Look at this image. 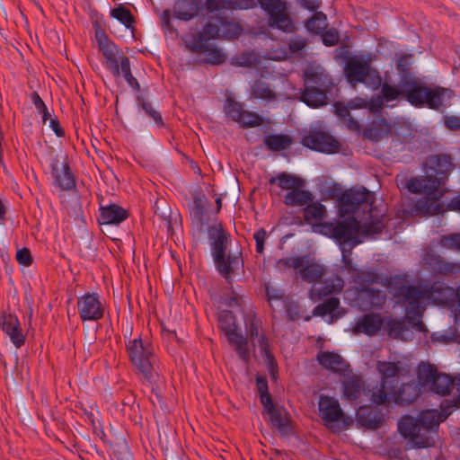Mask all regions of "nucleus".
I'll list each match as a JSON object with an SVG mask.
<instances>
[{
  "label": "nucleus",
  "mask_w": 460,
  "mask_h": 460,
  "mask_svg": "<svg viewBox=\"0 0 460 460\" xmlns=\"http://www.w3.org/2000/svg\"><path fill=\"white\" fill-rule=\"evenodd\" d=\"M423 167L426 175L411 178L407 183V189L411 193L425 194L424 199L417 202L418 211L428 216L442 214L444 204L440 202V198L444 191L440 186L446 184L455 168L452 156L443 153L431 154L426 157Z\"/></svg>",
  "instance_id": "1"
},
{
  "label": "nucleus",
  "mask_w": 460,
  "mask_h": 460,
  "mask_svg": "<svg viewBox=\"0 0 460 460\" xmlns=\"http://www.w3.org/2000/svg\"><path fill=\"white\" fill-rule=\"evenodd\" d=\"M381 93L384 102H389L402 96L416 108H428L442 114L451 106L450 102L456 97L453 89L440 85L429 86L416 76L401 78L399 86L383 83Z\"/></svg>",
  "instance_id": "2"
},
{
  "label": "nucleus",
  "mask_w": 460,
  "mask_h": 460,
  "mask_svg": "<svg viewBox=\"0 0 460 460\" xmlns=\"http://www.w3.org/2000/svg\"><path fill=\"white\" fill-rule=\"evenodd\" d=\"M125 349L135 373L141 376L142 383L155 385L159 378V358L153 343L139 336L127 341Z\"/></svg>",
  "instance_id": "3"
},
{
  "label": "nucleus",
  "mask_w": 460,
  "mask_h": 460,
  "mask_svg": "<svg viewBox=\"0 0 460 460\" xmlns=\"http://www.w3.org/2000/svg\"><path fill=\"white\" fill-rule=\"evenodd\" d=\"M92 23L98 48L105 58L107 69L111 71L114 77H119L122 75L129 86L136 91H139L140 84L131 73L128 57L124 53L118 56L119 49L117 45L109 38L98 19L93 21Z\"/></svg>",
  "instance_id": "4"
},
{
  "label": "nucleus",
  "mask_w": 460,
  "mask_h": 460,
  "mask_svg": "<svg viewBox=\"0 0 460 460\" xmlns=\"http://www.w3.org/2000/svg\"><path fill=\"white\" fill-rule=\"evenodd\" d=\"M208 234L216 270L228 284H232V275L239 267L243 268L241 253L233 256L226 255V250L230 243V234L221 222L208 226Z\"/></svg>",
  "instance_id": "5"
},
{
  "label": "nucleus",
  "mask_w": 460,
  "mask_h": 460,
  "mask_svg": "<svg viewBox=\"0 0 460 460\" xmlns=\"http://www.w3.org/2000/svg\"><path fill=\"white\" fill-rule=\"evenodd\" d=\"M322 200L326 201L336 199L338 217L355 214L361 204L372 206L375 202V193L366 187L360 190L349 188L341 192V187L337 182H326L319 187Z\"/></svg>",
  "instance_id": "6"
},
{
  "label": "nucleus",
  "mask_w": 460,
  "mask_h": 460,
  "mask_svg": "<svg viewBox=\"0 0 460 460\" xmlns=\"http://www.w3.org/2000/svg\"><path fill=\"white\" fill-rule=\"evenodd\" d=\"M353 215L340 217L341 219L336 222H324L319 225V232L323 235L333 239L341 250L349 245V253L355 246L362 243L358 235L361 224Z\"/></svg>",
  "instance_id": "7"
},
{
  "label": "nucleus",
  "mask_w": 460,
  "mask_h": 460,
  "mask_svg": "<svg viewBox=\"0 0 460 460\" xmlns=\"http://www.w3.org/2000/svg\"><path fill=\"white\" fill-rule=\"evenodd\" d=\"M257 3L262 10L267 12L268 24L270 28L284 32H291L294 30V23L283 0H257Z\"/></svg>",
  "instance_id": "8"
},
{
  "label": "nucleus",
  "mask_w": 460,
  "mask_h": 460,
  "mask_svg": "<svg viewBox=\"0 0 460 460\" xmlns=\"http://www.w3.org/2000/svg\"><path fill=\"white\" fill-rule=\"evenodd\" d=\"M344 74L348 83L356 85L357 83H367V75H372L376 82L379 84L382 78L376 69H370L369 62L359 58L357 56L349 57L344 66Z\"/></svg>",
  "instance_id": "9"
},
{
  "label": "nucleus",
  "mask_w": 460,
  "mask_h": 460,
  "mask_svg": "<svg viewBox=\"0 0 460 460\" xmlns=\"http://www.w3.org/2000/svg\"><path fill=\"white\" fill-rule=\"evenodd\" d=\"M77 312L83 323L98 322L104 317L105 305L96 292H87L77 298Z\"/></svg>",
  "instance_id": "10"
},
{
  "label": "nucleus",
  "mask_w": 460,
  "mask_h": 460,
  "mask_svg": "<svg viewBox=\"0 0 460 460\" xmlns=\"http://www.w3.org/2000/svg\"><path fill=\"white\" fill-rule=\"evenodd\" d=\"M301 144L311 150L328 155L337 154L341 149L340 142L332 135L318 129L305 135Z\"/></svg>",
  "instance_id": "11"
},
{
  "label": "nucleus",
  "mask_w": 460,
  "mask_h": 460,
  "mask_svg": "<svg viewBox=\"0 0 460 460\" xmlns=\"http://www.w3.org/2000/svg\"><path fill=\"white\" fill-rule=\"evenodd\" d=\"M262 406V414L266 412L269 415V423L272 428L285 437L293 434L292 420L284 407L277 405L273 401Z\"/></svg>",
  "instance_id": "12"
},
{
  "label": "nucleus",
  "mask_w": 460,
  "mask_h": 460,
  "mask_svg": "<svg viewBox=\"0 0 460 460\" xmlns=\"http://www.w3.org/2000/svg\"><path fill=\"white\" fill-rule=\"evenodd\" d=\"M58 159L53 158L50 164L51 176L54 185L63 191H72L76 188V176L72 172L68 157L66 156L62 163V170L58 168Z\"/></svg>",
  "instance_id": "13"
},
{
  "label": "nucleus",
  "mask_w": 460,
  "mask_h": 460,
  "mask_svg": "<svg viewBox=\"0 0 460 460\" xmlns=\"http://www.w3.org/2000/svg\"><path fill=\"white\" fill-rule=\"evenodd\" d=\"M425 268L433 276H456L460 272V264L446 261L440 255L427 252L423 257Z\"/></svg>",
  "instance_id": "14"
},
{
  "label": "nucleus",
  "mask_w": 460,
  "mask_h": 460,
  "mask_svg": "<svg viewBox=\"0 0 460 460\" xmlns=\"http://www.w3.org/2000/svg\"><path fill=\"white\" fill-rule=\"evenodd\" d=\"M356 420L364 429L376 430L385 422L381 410L371 404L361 405L357 409Z\"/></svg>",
  "instance_id": "15"
},
{
  "label": "nucleus",
  "mask_w": 460,
  "mask_h": 460,
  "mask_svg": "<svg viewBox=\"0 0 460 460\" xmlns=\"http://www.w3.org/2000/svg\"><path fill=\"white\" fill-rule=\"evenodd\" d=\"M0 328L9 336L12 343L17 349L24 345L26 337L22 333L20 322L16 315L5 312L0 313Z\"/></svg>",
  "instance_id": "16"
},
{
  "label": "nucleus",
  "mask_w": 460,
  "mask_h": 460,
  "mask_svg": "<svg viewBox=\"0 0 460 460\" xmlns=\"http://www.w3.org/2000/svg\"><path fill=\"white\" fill-rule=\"evenodd\" d=\"M221 38L220 28L217 24L208 22L200 31L186 34L183 38L188 50L193 49L194 45H211L209 40Z\"/></svg>",
  "instance_id": "17"
},
{
  "label": "nucleus",
  "mask_w": 460,
  "mask_h": 460,
  "mask_svg": "<svg viewBox=\"0 0 460 460\" xmlns=\"http://www.w3.org/2000/svg\"><path fill=\"white\" fill-rule=\"evenodd\" d=\"M385 294L380 289L365 287L357 288L356 301L363 311L381 308L385 303Z\"/></svg>",
  "instance_id": "18"
},
{
  "label": "nucleus",
  "mask_w": 460,
  "mask_h": 460,
  "mask_svg": "<svg viewBox=\"0 0 460 460\" xmlns=\"http://www.w3.org/2000/svg\"><path fill=\"white\" fill-rule=\"evenodd\" d=\"M398 430L404 438L412 443L414 448H429L435 446L434 439L420 434L421 429L417 428L414 424L401 420L398 424Z\"/></svg>",
  "instance_id": "19"
},
{
  "label": "nucleus",
  "mask_w": 460,
  "mask_h": 460,
  "mask_svg": "<svg viewBox=\"0 0 460 460\" xmlns=\"http://www.w3.org/2000/svg\"><path fill=\"white\" fill-rule=\"evenodd\" d=\"M385 319L380 314L368 313L362 315L352 327L354 334L363 333L367 336H375L384 324Z\"/></svg>",
  "instance_id": "20"
},
{
  "label": "nucleus",
  "mask_w": 460,
  "mask_h": 460,
  "mask_svg": "<svg viewBox=\"0 0 460 460\" xmlns=\"http://www.w3.org/2000/svg\"><path fill=\"white\" fill-rule=\"evenodd\" d=\"M456 288L449 287L443 280H435L430 285H425L426 297L436 305H446L454 296Z\"/></svg>",
  "instance_id": "21"
},
{
  "label": "nucleus",
  "mask_w": 460,
  "mask_h": 460,
  "mask_svg": "<svg viewBox=\"0 0 460 460\" xmlns=\"http://www.w3.org/2000/svg\"><path fill=\"white\" fill-rule=\"evenodd\" d=\"M130 216L128 209H126L116 203L100 207L98 223L100 225H119Z\"/></svg>",
  "instance_id": "22"
},
{
  "label": "nucleus",
  "mask_w": 460,
  "mask_h": 460,
  "mask_svg": "<svg viewBox=\"0 0 460 460\" xmlns=\"http://www.w3.org/2000/svg\"><path fill=\"white\" fill-rule=\"evenodd\" d=\"M207 199L202 191L193 197V208L190 211L191 225L196 227L198 234L204 233L207 225L206 217L208 216L206 208Z\"/></svg>",
  "instance_id": "23"
},
{
  "label": "nucleus",
  "mask_w": 460,
  "mask_h": 460,
  "mask_svg": "<svg viewBox=\"0 0 460 460\" xmlns=\"http://www.w3.org/2000/svg\"><path fill=\"white\" fill-rule=\"evenodd\" d=\"M332 92L321 90L314 85H305L301 92L299 100L308 107L317 109L328 104V93Z\"/></svg>",
  "instance_id": "24"
},
{
  "label": "nucleus",
  "mask_w": 460,
  "mask_h": 460,
  "mask_svg": "<svg viewBox=\"0 0 460 460\" xmlns=\"http://www.w3.org/2000/svg\"><path fill=\"white\" fill-rule=\"evenodd\" d=\"M318 408L322 420L326 423H333L342 417V410L338 400L327 395H321Z\"/></svg>",
  "instance_id": "25"
},
{
  "label": "nucleus",
  "mask_w": 460,
  "mask_h": 460,
  "mask_svg": "<svg viewBox=\"0 0 460 460\" xmlns=\"http://www.w3.org/2000/svg\"><path fill=\"white\" fill-rule=\"evenodd\" d=\"M390 394L394 403L407 406L417 400L420 388L415 383H403L398 389L392 388Z\"/></svg>",
  "instance_id": "26"
},
{
  "label": "nucleus",
  "mask_w": 460,
  "mask_h": 460,
  "mask_svg": "<svg viewBox=\"0 0 460 460\" xmlns=\"http://www.w3.org/2000/svg\"><path fill=\"white\" fill-rule=\"evenodd\" d=\"M438 416V412L436 410H425L420 413L418 418L406 415L402 420L409 424H414V426L421 429L433 430L438 429L439 425Z\"/></svg>",
  "instance_id": "27"
},
{
  "label": "nucleus",
  "mask_w": 460,
  "mask_h": 460,
  "mask_svg": "<svg viewBox=\"0 0 460 460\" xmlns=\"http://www.w3.org/2000/svg\"><path fill=\"white\" fill-rule=\"evenodd\" d=\"M394 296L398 302L408 303L412 308H417L420 299L426 297L425 286L420 288L417 286L402 285L396 289Z\"/></svg>",
  "instance_id": "28"
},
{
  "label": "nucleus",
  "mask_w": 460,
  "mask_h": 460,
  "mask_svg": "<svg viewBox=\"0 0 460 460\" xmlns=\"http://www.w3.org/2000/svg\"><path fill=\"white\" fill-rule=\"evenodd\" d=\"M205 8L202 0H178L174 15L179 20L190 21Z\"/></svg>",
  "instance_id": "29"
},
{
  "label": "nucleus",
  "mask_w": 460,
  "mask_h": 460,
  "mask_svg": "<svg viewBox=\"0 0 460 460\" xmlns=\"http://www.w3.org/2000/svg\"><path fill=\"white\" fill-rule=\"evenodd\" d=\"M190 51L207 55L208 57L203 59V62L211 66L222 65L226 60L224 52L215 45H194L193 49Z\"/></svg>",
  "instance_id": "30"
},
{
  "label": "nucleus",
  "mask_w": 460,
  "mask_h": 460,
  "mask_svg": "<svg viewBox=\"0 0 460 460\" xmlns=\"http://www.w3.org/2000/svg\"><path fill=\"white\" fill-rule=\"evenodd\" d=\"M304 220L307 225L319 226L327 216L326 207L319 201L309 202L303 209Z\"/></svg>",
  "instance_id": "31"
},
{
  "label": "nucleus",
  "mask_w": 460,
  "mask_h": 460,
  "mask_svg": "<svg viewBox=\"0 0 460 460\" xmlns=\"http://www.w3.org/2000/svg\"><path fill=\"white\" fill-rule=\"evenodd\" d=\"M217 22L220 25L221 39L235 40L238 39L243 31V28L239 21L228 19L226 16L219 15Z\"/></svg>",
  "instance_id": "32"
},
{
  "label": "nucleus",
  "mask_w": 460,
  "mask_h": 460,
  "mask_svg": "<svg viewBox=\"0 0 460 460\" xmlns=\"http://www.w3.org/2000/svg\"><path fill=\"white\" fill-rule=\"evenodd\" d=\"M303 186H295L285 196L283 202L288 207H303L314 200V195L307 190L301 189Z\"/></svg>",
  "instance_id": "33"
},
{
  "label": "nucleus",
  "mask_w": 460,
  "mask_h": 460,
  "mask_svg": "<svg viewBox=\"0 0 460 460\" xmlns=\"http://www.w3.org/2000/svg\"><path fill=\"white\" fill-rule=\"evenodd\" d=\"M319 364L333 373H342L346 360L338 353L322 351L317 355Z\"/></svg>",
  "instance_id": "34"
},
{
  "label": "nucleus",
  "mask_w": 460,
  "mask_h": 460,
  "mask_svg": "<svg viewBox=\"0 0 460 460\" xmlns=\"http://www.w3.org/2000/svg\"><path fill=\"white\" fill-rule=\"evenodd\" d=\"M305 81L311 83L321 90L332 92L335 83L332 76L324 71L306 70L304 74Z\"/></svg>",
  "instance_id": "35"
},
{
  "label": "nucleus",
  "mask_w": 460,
  "mask_h": 460,
  "mask_svg": "<svg viewBox=\"0 0 460 460\" xmlns=\"http://www.w3.org/2000/svg\"><path fill=\"white\" fill-rule=\"evenodd\" d=\"M365 384L361 376L353 375L343 382V398L349 402L357 401Z\"/></svg>",
  "instance_id": "36"
},
{
  "label": "nucleus",
  "mask_w": 460,
  "mask_h": 460,
  "mask_svg": "<svg viewBox=\"0 0 460 460\" xmlns=\"http://www.w3.org/2000/svg\"><path fill=\"white\" fill-rule=\"evenodd\" d=\"M456 379L452 377L450 375L438 372L436 378L429 386V390L441 396L450 394L451 388L455 385Z\"/></svg>",
  "instance_id": "37"
},
{
  "label": "nucleus",
  "mask_w": 460,
  "mask_h": 460,
  "mask_svg": "<svg viewBox=\"0 0 460 460\" xmlns=\"http://www.w3.org/2000/svg\"><path fill=\"white\" fill-rule=\"evenodd\" d=\"M218 327L227 339L239 333L236 316L230 310H222L218 314Z\"/></svg>",
  "instance_id": "38"
},
{
  "label": "nucleus",
  "mask_w": 460,
  "mask_h": 460,
  "mask_svg": "<svg viewBox=\"0 0 460 460\" xmlns=\"http://www.w3.org/2000/svg\"><path fill=\"white\" fill-rule=\"evenodd\" d=\"M376 369L381 374V383L395 385L394 378L400 374L402 367L398 362L378 361Z\"/></svg>",
  "instance_id": "39"
},
{
  "label": "nucleus",
  "mask_w": 460,
  "mask_h": 460,
  "mask_svg": "<svg viewBox=\"0 0 460 460\" xmlns=\"http://www.w3.org/2000/svg\"><path fill=\"white\" fill-rule=\"evenodd\" d=\"M155 214L164 222L168 234L172 235V220L176 221V217H179L180 215L177 214L176 217L173 218L172 212L169 203L166 200L159 199H157L155 203Z\"/></svg>",
  "instance_id": "40"
},
{
  "label": "nucleus",
  "mask_w": 460,
  "mask_h": 460,
  "mask_svg": "<svg viewBox=\"0 0 460 460\" xmlns=\"http://www.w3.org/2000/svg\"><path fill=\"white\" fill-rule=\"evenodd\" d=\"M266 147L272 152H280L292 144V137L286 134H270L263 139Z\"/></svg>",
  "instance_id": "41"
},
{
  "label": "nucleus",
  "mask_w": 460,
  "mask_h": 460,
  "mask_svg": "<svg viewBox=\"0 0 460 460\" xmlns=\"http://www.w3.org/2000/svg\"><path fill=\"white\" fill-rule=\"evenodd\" d=\"M390 126L385 119L378 122H373L371 126L366 128L363 132V137L371 141H379L388 133Z\"/></svg>",
  "instance_id": "42"
},
{
  "label": "nucleus",
  "mask_w": 460,
  "mask_h": 460,
  "mask_svg": "<svg viewBox=\"0 0 460 460\" xmlns=\"http://www.w3.org/2000/svg\"><path fill=\"white\" fill-rule=\"evenodd\" d=\"M227 341L231 345L234 346V349L242 361L248 364L251 361V354L247 338L243 337V335L239 332L228 338Z\"/></svg>",
  "instance_id": "43"
},
{
  "label": "nucleus",
  "mask_w": 460,
  "mask_h": 460,
  "mask_svg": "<svg viewBox=\"0 0 460 460\" xmlns=\"http://www.w3.org/2000/svg\"><path fill=\"white\" fill-rule=\"evenodd\" d=\"M226 115L232 120L238 122L243 120V113L246 110L243 109V104L236 101L232 95H227L224 105Z\"/></svg>",
  "instance_id": "44"
},
{
  "label": "nucleus",
  "mask_w": 460,
  "mask_h": 460,
  "mask_svg": "<svg viewBox=\"0 0 460 460\" xmlns=\"http://www.w3.org/2000/svg\"><path fill=\"white\" fill-rule=\"evenodd\" d=\"M110 14L126 28L133 29V24L136 23V17L133 15L132 12L122 4L112 8Z\"/></svg>",
  "instance_id": "45"
},
{
  "label": "nucleus",
  "mask_w": 460,
  "mask_h": 460,
  "mask_svg": "<svg viewBox=\"0 0 460 460\" xmlns=\"http://www.w3.org/2000/svg\"><path fill=\"white\" fill-rule=\"evenodd\" d=\"M438 374V371L435 365H432L430 363H422L420 365L418 369V384L420 386H430Z\"/></svg>",
  "instance_id": "46"
},
{
  "label": "nucleus",
  "mask_w": 460,
  "mask_h": 460,
  "mask_svg": "<svg viewBox=\"0 0 460 460\" xmlns=\"http://www.w3.org/2000/svg\"><path fill=\"white\" fill-rule=\"evenodd\" d=\"M318 282L319 286H314L310 291L311 298L314 301H319L327 296L341 290V288H336L332 280L325 279L323 281L319 280Z\"/></svg>",
  "instance_id": "47"
},
{
  "label": "nucleus",
  "mask_w": 460,
  "mask_h": 460,
  "mask_svg": "<svg viewBox=\"0 0 460 460\" xmlns=\"http://www.w3.org/2000/svg\"><path fill=\"white\" fill-rule=\"evenodd\" d=\"M394 388V385H390L380 382V387L377 391H373L371 394V401L377 408L381 405H388L392 400V394H390L391 389Z\"/></svg>",
  "instance_id": "48"
},
{
  "label": "nucleus",
  "mask_w": 460,
  "mask_h": 460,
  "mask_svg": "<svg viewBox=\"0 0 460 460\" xmlns=\"http://www.w3.org/2000/svg\"><path fill=\"white\" fill-rule=\"evenodd\" d=\"M138 108H141L147 116L154 119L155 123L159 128L165 127L162 115L159 111L155 110L150 102H147L143 96L137 95L136 98Z\"/></svg>",
  "instance_id": "49"
},
{
  "label": "nucleus",
  "mask_w": 460,
  "mask_h": 460,
  "mask_svg": "<svg viewBox=\"0 0 460 460\" xmlns=\"http://www.w3.org/2000/svg\"><path fill=\"white\" fill-rule=\"evenodd\" d=\"M325 270L317 263H312L305 267H301L299 269V273L303 277V279L308 282H318L321 280L322 277L324 275Z\"/></svg>",
  "instance_id": "50"
},
{
  "label": "nucleus",
  "mask_w": 460,
  "mask_h": 460,
  "mask_svg": "<svg viewBox=\"0 0 460 460\" xmlns=\"http://www.w3.org/2000/svg\"><path fill=\"white\" fill-rule=\"evenodd\" d=\"M355 282L358 288H370L371 284L382 282L380 275L374 270H358L356 275Z\"/></svg>",
  "instance_id": "51"
},
{
  "label": "nucleus",
  "mask_w": 460,
  "mask_h": 460,
  "mask_svg": "<svg viewBox=\"0 0 460 460\" xmlns=\"http://www.w3.org/2000/svg\"><path fill=\"white\" fill-rule=\"evenodd\" d=\"M364 205L368 208L371 219L369 222L364 223L363 226H361L362 234L365 236H373L381 234L385 228L383 219L372 217L371 212L373 205L370 207L367 204Z\"/></svg>",
  "instance_id": "52"
},
{
  "label": "nucleus",
  "mask_w": 460,
  "mask_h": 460,
  "mask_svg": "<svg viewBox=\"0 0 460 460\" xmlns=\"http://www.w3.org/2000/svg\"><path fill=\"white\" fill-rule=\"evenodd\" d=\"M251 96L255 99L273 101L276 98V93L265 82L257 80L252 87Z\"/></svg>",
  "instance_id": "53"
},
{
  "label": "nucleus",
  "mask_w": 460,
  "mask_h": 460,
  "mask_svg": "<svg viewBox=\"0 0 460 460\" xmlns=\"http://www.w3.org/2000/svg\"><path fill=\"white\" fill-rule=\"evenodd\" d=\"M278 185L282 190H292L295 186H304L305 181L296 175L288 173L286 172L278 174Z\"/></svg>",
  "instance_id": "54"
},
{
  "label": "nucleus",
  "mask_w": 460,
  "mask_h": 460,
  "mask_svg": "<svg viewBox=\"0 0 460 460\" xmlns=\"http://www.w3.org/2000/svg\"><path fill=\"white\" fill-rule=\"evenodd\" d=\"M334 113L341 119L349 122V127L352 128H358L359 123L350 115V109L349 104L342 102L336 101L333 103Z\"/></svg>",
  "instance_id": "55"
},
{
  "label": "nucleus",
  "mask_w": 460,
  "mask_h": 460,
  "mask_svg": "<svg viewBox=\"0 0 460 460\" xmlns=\"http://www.w3.org/2000/svg\"><path fill=\"white\" fill-rule=\"evenodd\" d=\"M340 305V299L337 297H329L324 302L317 305L314 310L313 314L316 316L324 317L332 314Z\"/></svg>",
  "instance_id": "56"
},
{
  "label": "nucleus",
  "mask_w": 460,
  "mask_h": 460,
  "mask_svg": "<svg viewBox=\"0 0 460 460\" xmlns=\"http://www.w3.org/2000/svg\"><path fill=\"white\" fill-rule=\"evenodd\" d=\"M256 389L259 394L260 402L262 405L273 401L272 395L269 391L268 380L264 376L257 375L255 377Z\"/></svg>",
  "instance_id": "57"
},
{
  "label": "nucleus",
  "mask_w": 460,
  "mask_h": 460,
  "mask_svg": "<svg viewBox=\"0 0 460 460\" xmlns=\"http://www.w3.org/2000/svg\"><path fill=\"white\" fill-rule=\"evenodd\" d=\"M412 58V54L404 53L396 58V69L401 75V78H412V75H411V64Z\"/></svg>",
  "instance_id": "58"
},
{
  "label": "nucleus",
  "mask_w": 460,
  "mask_h": 460,
  "mask_svg": "<svg viewBox=\"0 0 460 460\" xmlns=\"http://www.w3.org/2000/svg\"><path fill=\"white\" fill-rule=\"evenodd\" d=\"M385 329L389 336L398 338L400 334L408 330L404 319L389 318L385 324Z\"/></svg>",
  "instance_id": "59"
},
{
  "label": "nucleus",
  "mask_w": 460,
  "mask_h": 460,
  "mask_svg": "<svg viewBox=\"0 0 460 460\" xmlns=\"http://www.w3.org/2000/svg\"><path fill=\"white\" fill-rule=\"evenodd\" d=\"M264 122V118L255 111H245L243 120L238 121L244 128L259 127Z\"/></svg>",
  "instance_id": "60"
},
{
  "label": "nucleus",
  "mask_w": 460,
  "mask_h": 460,
  "mask_svg": "<svg viewBox=\"0 0 460 460\" xmlns=\"http://www.w3.org/2000/svg\"><path fill=\"white\" fill-rule=\"evenodd\" d=\"M438 244L445 249L460 250V233L441 235Z\"/></svg>",
  "instance_id": "61"
},
{
  "label": "nucleus",
  "mask_w": 460,
  "mask_h": 460,
  "mask_svg": "<svg viewBox=\"0 0 460 460\" xmlns=\"http://www.w3.org/2000/svg\"><path fill=\"white\" fill-rule=\"evenodd\" d=\"M322 41L326 47H332L340 41V33L337 29L331 28L322 32Z\"/></svg>",
  "instance_id": "62"
},
{
  "label": "nucleus",
  "mask_w": 460,
  "mask_h": 460,
  "mask_svg": "<svg viewBox=\"0 0 460 460\" xmlns=\"http://www.w3.org/2000/svg\"><path fill=\"white\" fill-rule=\"evenodd\" d=\"M259 327H260V323L256 319L255 315L248 318L245 321V331H246L247 338H249L252 341H253L254 339L256 337H258Z\"/></svg>",
  "instance_id": "63"
},
{
  "label": "nucleus",
  "mask_w": 460,
  "mask_h": 460,
  "mask_svg": "<svg viewBox=\"0 0 460 460\" xmlns=\"http://www.w3.org/2000/svg\"><path fill=\"white\" fill-rule=\"evenodd\" d=\"M15 259L19 264L24 267H29L33 262L31 252L27 247L17 250Z\"/></svg>",
  "instance_id": "64"
}]
</instances>
